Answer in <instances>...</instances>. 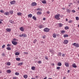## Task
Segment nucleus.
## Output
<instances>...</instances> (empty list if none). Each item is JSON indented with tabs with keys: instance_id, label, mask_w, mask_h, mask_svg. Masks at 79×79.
I'll list each match as a JSON object with an SVG mask.
<instances>
[{
	"instance_id": "obj_1",
	"label": "nucleus",
	"mask_w": 79,
	"mask_h": 79,
	"mask_svg": "<svg viewBox=\"0 0 79 79\" xmlns=\"http://www.w3.org/2000/svg\"><path fill=\"white\" fill-rule=\"evenodd\" d=\"M60 14H59L55 15L54 18L57 20H60Z\"/></svg>"
},
{
	"instance_id": "obj_2",
	"label": "nucleus",
	"mask_w": 79,
	"mask_h": 79,
	"mask_svg": "<svg viewBox=\"0 0 79 79\" xmlns=\"http://www.w3.org/2000/svg\"><path fill=\"white\" fill-rule=\"evenodd\" d=\"M44 32H49V31H50V30L48 28H46L44 29Z\"/></svg>"
},
{
	"instance_id": "obj_3",
	"label": "nucleus",
	"mask_w": 79,
	"mask_h": 79,
	"mask_svg": "<svg viewBox=\"0 0 79 79\" xmlns=\"http://www.w3.org/2000/svg\"><path fill=\"white\" fill-rule=\"evenodd\" d=\"M11 5H15L16 3V1H11L10 2Z\"/></svg>"
},
{
	"instance_id": "obj_4",
	"label": "nucleus",
	"mask_w": 79,
	"mask_h": 79,
	"mask_svg": "<svg viewBox=\"0 0 79 79\" xmlns=\"http://www.w3.org/2000/svg\"><path fill=\"white\" fill-rule=\"evenodd\" d=\"M12 43L13 45H17V44H18L17 42H15L14 41H12Z\"/></svg>"
},
{
	"instance_id": "obj_5",
	"label": "nucleus",
	"mask_w": 79,
	"mask_h": 79,
	"mask_svg": "<svg viewBox=\"0 0 79 79\" xmlns=\"http://www.w3.org/2000/svg\"><path fill=\"white\" fill-rule=\"evenodd\" d=\"M37 5V3L35 2H33L31 3V6H36Z\"/></svg>"
},
{
	"instance_id": "obj_6",
	"label": "nucleus",
	"mask_w": 79,
	"mask_h": 79,
	"mask_svg": "<svg viewBox=\"0 0 79 79\" xmlns=\"http://www.w3.org/2000/svg\"><path fill=\"white\" fill-rule=\"evenodd\" d=\"M72 66H73V68H77V66L76 65V64L74 63L72 64Z\"/></svg>"
},
{
	"instance_id": "obj_7",
	"label": "nucleus",
	"mask_w": 79,
	"mask_h": 79,
	"mask_svg": "<svg viewBox=\"0 0 79 79\" xmlns=\"http://www.w3.org/2000/svg\"><path fill=\"white\" fill-rule=\"evenodd\" d=\"M6 31L7 32H11V28H7L6 29Z\"/></svg>"
},
{
	"instance_id": "obj_8",
	"label": "nucleus",
	"mask_w": 79,
	"mask_h": 79,
	"mask_svg": "<svg viewBox=\"0 0 79 79\" xmlns=\"http://www.w3.org/2000/svg\"><path fill=\"white\" fill-rule=\"evenodd\" d=\"M68 43V41L66 40H64V44H67Z\"/></svg>"
},
{
	"instance_id": "obj_9",
	"label": "nucleus",
	"mask_w": 79,
	"mask_h": 79,
	"mask_svg": "<svg viewBox=\"0 0 79 79\" xmlns=\"http://www.w3.org/2000/svg\"><path fill=\"white\" fill-rule=\"evenodd\" d=\"M42 13V12L41 11H38L36 13V14L37 15H40Z\"/></svg>"
},
{
	"instance_id": "obj_10",
	"label": "nucleus",
	"mask_w": 79,
	"mask_h": 79,
	"mask_svg": "<svg viewBox=\"0 0 79 79\" xmlns=\"http://www.w3.org/2000/svg\"><path fill=\"white\" fill-rule=\"evenodd\" d=\"M39 28L40 29H42V28H43V27H44L43 25H40L38 26Z\"/></svg>"
},
{
	"instance_id": "obj_11",
	"label": "nucleus",
	"mask_w": 79,
	"mask_h": 79,
	"mask_svg": "<svg viewBox=\"0 0 79 79\" xmlns=\"http://www.w3.org/2000/svg\"><path fill=\"white\" fill-rule=\"evenodd\" d=\"M22 36L23 37H27V35L24 33L22 34Z\"/></svg>"
},
{
	"instance_id": "obj_12",
	"label": "nucleus",
	"mask_w": 79,
	"mask_h": 79,
	"mask_svg": "<svg viewBox=\"0 0 79 79\" xmlns=\"http://www.w3.org/2000/svg\"><path fill=\"white\" fill-rule=\"evenodd\" d=\"M65 33V31L64 30H62L61 31V34H64V33Z\"/></svg>"
},
{
	"instance_id": "obj_13",
	"label": "nucleus",
	"mask_w": 79,
	"mask_h": 79,
	"mask_svg": "<svg viewBox=\"0 0 79 79\" xmlns=\"http://www.w3.org/2000/svg\"><path fill=\"white\" fill-rule=\"evenodd\" d=\"M20 30L21 31H24V28L22 27H20Z\"/></svg>"
},
{
	"instance_id": "obj_14",
	"label": "nucleus",
	"mask_w": 79,
	"mask_h": 79,
	"mask_svg": "<svg viewBox=\"0 0 79 79\" xmlns=\"http://www.w3.org/2000/svg\"><path fill=\"white\" fill-rule=\"evenodd\" d=\"M6 48L7 50L9 51H10L11 50V48L10 47H7Z\"/></svg>"
},
{
	"instance_id": "obj_15",
	"label": "nucleus",
	"mask_w": 79,
	"mask_h": 79,
	"mask_svg": "<svg viewBox=\"0 0 79 79\" xmlns=\"http://www.w3.org/2000/svg\"><path fill=\"white\" fill-rule=\"evenodd\" d=\"M69 63H65V65L66 67H69Z\"/></svg>"
},
{
	"instance_id": "obj_16",
	"label": "nucleus",
	"mask_w": 79,
	"mask_h": 79,
	"mask_svg": "<svg viewBox=\"0 0 79 79\" xmlns=\"http://www.w3.org/2000/svg\"><path fill=\"white\" fill-rule=\"evenodd\" d=\"M28 18H32V15L31 14H29L28 15Z\"/></svg>"
},
{
	"instance_id": "obj_17",
	"label": "nucleus",
	"mask_w": 79,
	"mask_h": 79,
	"mask_svg": "<svg viewBox=\"0 0 79 79\" xmlns=\"http://www.w3.org/2000/svg\"><path fill=\"white\" fill-rule=\"evenodd\" d=\"M42 3L44 4H46V3H47V2L46 0H44L42 1Z\"/></svg>"
},
{
	"instance_id": "obj_18",
	"label": "nucleus",
	"mask_w": 79,
	"mask_h": 79,
	"mask_svg": "<svg viewBox=\"0 0 79 79\" xmlns=\"http://www.w3.org/2000/svg\"><path fill=\"white\" fill-rule=\"evenodd\" d=\"M23 62H20L18 64L19 66H21V65H23Z\"/></svg>"
},
{
	"instance_id": "obj_19",
	"label": "nucleus",
	"mask_w": 79,
	"mask_h": 79,
	"mask_svg": "<svg viewBox=\"0 0 79 79\" xmlns=\"http://www.w3.org/2000/svg\"><path fill=\"white\" fill-rule=\"evenodd\" d=\"M4 15H9V12H6L5 13H4Z\"/></svg>"
},
{
	"instance_id": "obj_20",
	"label": "nucleus",
	"mask_w": 79,
	"mask_h": 79,
	"mask_svg": "<svg viewBox=\"0 0 79 79\" xmlns=\"http://www.w3.org/2000/svg\"><path fill=\"white\" fill-rule=\"evenodd\" d=\"M61 62H59L57 63V65L59 66H61Z\"/></svg>"
},
{
	"instance_id": "obj_21",
	"label": "nucleus",
	"mask_w": 79,
	"mask_h": 79,
	"mask_svg": "<svg viewBox=\"0 0 79 79\" xmlns=\"http://www.w3.org/2000/svg\"><path fill=\"white\" fill-rule=\"evenodd\" d=\"M17 15L18 16H21L22 15V13L21 12H18L17 13Z\"/></svg>"
},
{
	"instance_id": "obj_22",
	"label": "nucleus",
	"mask_w": 79,
	"mask_h": 79,
	"mask_svg": "<svg viewBox=\"0 0 79 79\" xmlns=\"http://www.w3.org/2000/svg\"><path fill=\"white\" fill-rule=\"evenodd\" d=\"M53 50L52 49L49 50V52L50 53H51L52 54H53Z\"/></svg>"
},
{
	"instance_id": "obj_23",
	"label": "nucleus",
	"mask_w": 79,
	"mask_h": 79,
	"mask_svg": "<svg viewBox=\"0 0 79 79\" xmlns=\"http://www.w3.org/2000/svg\"><path fill=\"white\" fill-rule=\"evenodd\" d=\"M15 55L18 56V55H19V52H16L15 53Z\"/></svg>"
},
{
	"instance_id": "obj_24",
	"label": "nucleus",
	"mask_w": 79,
	"mask_h": 79,
	"mask_svg": "<svg viewBox=\"0 0 79 79\" xmlns=\"http://www.w3.org/2000/svg\"><path fill=\"white\" fill-rule=\"evenodd\" d=\"M63 25L61 23L58 24L59 27H62V26H63Z\"/></svg>"
},
{
	"instance_id": "obj_25",
	"label": "nucleus",
	"mask_w": 79,
	"mask_h": 79,
	"mask_svg": "<svg viewBox=\"0 0 79 79\" xmlns=\"http://www.w3.org/2000/svg\"><path fill=\"white\" fill-rule=\"evenodd\" d=\"M23 77H24L25 79H27V75H24L23 76Z\"/></svg>"
},
{
	"instance_id": "obj_26",
	"label": "nucleus",
	"mask_w": 79,
	"mask_h": 79,
	"mask_svg": "<svg viewBox=\"0 0 79 79\" xmlns=\"http://www.w3.org/2000/svg\"><path fill=\"white\" fill-rule=\"evenodd\" d=\"M9 13L11 15H13V10H10L9 11Z\"/></svg>"
},
{
	"instance_id": "obj_27",
	"label": "nucleus",
	"mask_w": 79,
	"mask_h": 79,
	"mask_svg": "<svg viewBox=\"0 0 79 79\" xmlns=\"http://www.w3.org/2000/svg\"><path fill=\"white\" fill-rule=\"evenodd\" d=\"M56 34H55V33L53 34V37H54V38H55V37H56Z\"/></svg>"
},
{
	"instance_id": "obj_28",
	"label": "nucleus",
	"mask_w": 79,
	"mask_h": 79,
	"mask_svg": "<svg viewBox=\"0 0 79 79\" xmlns=\"http://www.w3.org/2000/svg\"><path fill=\"white\" fill-rule=\"evenodd\" d=\"M6 65H7V66H10L11 65V63L10 62H8L6 64Z\"/></svg>"
},
{
	"instance_id": "obj_29",
	"label": "nucleus",
	"mask_w": 79,
	"mask_h": 79,
	"mask_svg": "<svg viewBox=\"0 0 79 79\" xmlns=\"http://www.w3.org/2000/svg\"><path fill=\"white\" fill-rule=\"evenodd\" d=\"M11 71L10 70H7V73H11Z\"/></svg>"
},
{
	"instance_id": "obj_30",
	"label": "nucleus",
	"mask_w": 79,
	"mask_h": 79,
	"mask_svg": "<svg viewBox=\"0 0 79 79\" xmlns=\"http://www.w3.org/2000/svg\"><path fill=\"white\" fill-rule=\"evenodd\" d=\"M31 69L32 70H35V67L34 66H32Z\"/></svg>"
},
{
	"instance_id": "obj_31",
	"label": "nucleus",
	"mask_w": 79,
	"mask_h": 79,
	"mask_svg": "<svg viewBox=\"0 0 79 79\" xmlns=\"http://www.w3.org/2000/svg\"><path fill=\"white\" fill-rule=\"evenodd\" d=\"M16 60H17V61H20V60H21V59L19 58H16Z\"/></svg>"
},
{
	"instance_id": "obj_32",
	"label": "nucleus",
	"mask_w": 79,
	"mask_h": 79,
	"mask_svg": "<svg viewBox=\"0 0 79 79\" xmlns=\"http://www.w3.org/2000/svg\"><path fill=\"white\" fill-rule=\"evenodd\" d=\"M68 37V35L67 34H65L64 35V37Z\"/></svg>"
},
{
	"instance_id": "obj_33",
	"label": "nucleus",
	"mask_w": 79,
	"mask_h": 79,
	"mask_svg": "<svg viewBox=\"0 0 79 79\" xmlns=\"http://www.w3.org/2000/svg\"><path fill=\"white\" fill-rule=\"evenodd\" d=\"M37 11H42V10L41 8H38L36 9Z\"/></svg>"
},
{
	"instance_id": "obj_34",
	"label": "nucleus",
	"mask_w": 79,
	"mask_h": 79,
	"mask_svg": "<svg viewBox=\"0 0 79 79\" xmlns=\"http://www.w3.org/2000/svg\"><path fill=\"white\" fill-rule=\"evenodd\" d=\"M76 47H79V44H76V45H75Z\"/></svg>"
},
{
	"instance_id": "obj_35",
	"label": "nucleus",
	"mask_w": 79,
	"mask_h": 79,
	"mask_svg": "<svg viewBox=\"0 0 79 79\" xmlns=\"http://www.w3.org/2000/svg\"><path fill=\"white\" fill-rule=\"evenodd\" d=\"M15 74L16 76H18V75H19V73L16 72L15 73Z\"/></svg>"
},
{
	"instance_id": "obj_36",
	"label": "nucleus",
	"mask_w": 79,
	"mask_h": 79,
	"mask_svg": "<svg viewBox=\"0 0 79 79\" xmlns=\"http://www.w3.org/2000/svg\"><path fill=\"white\" fill-rule=\"evenodd\" d=\"M32 19H34V20H36V19H37V18L35 16H33Z\"/></svg>"
},
{
	"instance_id": "obj_37",
	"label": "nucleus",
	"mask_w": 79,
	"mask_h": 79,
	"mask_svg": "<svg viewBox=\"0 0 79 79\" xmlns=\"http://www.w3.org/2000/svg\"><path fill=\"white\" fill-rule=\"evenodd\" d=\"M64 29L65 30H68V29H69V27H68L66 26L65 27Z\"/></svg>"
},
{
	"instance_id": "obj_38",
	"label": "nucleus",
	"mask_w": 79,
	"mask_h": 79,
	"mask_svg": "<svg viewBox=\"0 0 79 79\" xmlns=\"http://www.w3.org/2000/svg\"><path fill=\"white\" fill-rule=\"evenodd\" d=\"M76 20H77V21H78V20H79V17H76Z\"/></svg>"
},
{
	"instance_id": "obj_39",
	"label": "nucleus",
	"mask_w": 79,
	"mask_h": 79,
	"mask_svg": "<svg viewBox=\"0 0 79 79\" xmlns=\"http://www.w3.org/2000/svg\"><path fill=\"white\" fill-rule=\"evenodd\" d=\"M58 55H59V56H61V53L59 52L58 54Z\"/></svg>"
},
{
	"instance_id": "obj_40",
	"label": "nucleus",
	"mask_w": 79,
	"mask_h": 79,
	"mask_svg": "<svg viewBox=\"0 0 79 79\" xmlns=\"http://www.w3.org/2000/svg\"><path fill=\"white\" fill-rule=\"evenodd\" d=\"M0 12L2 13H4V11L3 10H1L0 11Z\"/></svg>"
},
{
	"instance_id": "obj_41",
	"label": "nucleus",
	"mask_w": 79,
	"mask_h": 79,
	"mask_svg": "<svg viewBox=\"0 0 79 79\" xmlns=\"http://www.w3.org/2000/svg\"><path fill=\"white\" fill-rule=\"evenodd\" d=\"M36 42H37V40H35L33 41V43H34V44H35Z\"/></svg>"
},
{
	"instance_id": "obj_42",
	"label": "nucleus",
	"mask_w": 79,
	"mask_h": 79,
	"mask_svg": "<svg viewBox=\"0 0 79 79\" xmlns=\"http://www.w3.org/2000/svg\"><path fill=\"white\" fill-rule=\"evenodd\" d=\"M73 45V46H76V43H75L72 44Z\"/></svg>"
},
{
	"instance_id": "obj_43",
	"label": "nucleus",
	"mask_w": 79,
	"mask_h": 79,
	"mask_svg": "<svg viewBox=\"0 0 79 79\" xmlns=\"http://www.w3.org/2000/svg\"><path fill=\"white\" fill-rule=\"evenodd\" d=\"M5 45L4 44L2 46V48H5Z\"/></svg>"
},
{
	"instance_id": "obj_44",
	"label": "nucleus",
	"mask_w": 79,
	"mask_h": 79,
	"mask_svg": "<svg viewBox=\"0 0 79 79\" xmlns=\"http://www.w3.org/2000/svg\"><path fill=\"white\" fill-rule=\"evenodd\" d=\"M69 23H73V20H69Z\"/></svg>"
},
{
	"instance_id": "obj_45",
	"label": "nucleus",
	"mask_w": 79,
	"mask_h": 79,
	"mask_svg": "<svg viewBox=\"0 0 79 79\" xmlns=\"http://www.w3.org/2000/svg\"><path fill=\"white\" fill-rule=\"evenodd\" d=\"M57 69H60V67H57L56 68Z\"/></svg>"
},
{
	"instance_id": "obj_46",
	"label": "nucleus",
	"mask_w": 79,
	"mask_h": 79,
	"mask_svg": "<svg viewBox=\"0 0 79 79\" xmlns=\"http://www.w3.org/2000/svg\"><path fill=\"white\" fill-rule=\"evenodd\" d=\"M2 56H5V53H2Z\"/></svg>"
},
{
	"instance_id": "obj_47",
	"label": "nucleus",
	"mask_w": 79,
	"mask_h": 79,
	"mask_svg": "<svg viewBox=\"0 0 79 79\" xmlns=\"http://www.w3.org/2000/svg\"><path fill=\"white\" fill-rule=\"evenodd\" d=\"M45 59H46V60H48V58L47 56L45 57Z\"/></svg>"
},
{
	"instance_id": "obj_48",
	"label": "nucleus",
	"mask_w": 79,
	"mask_h": 79,
	"mask_svg": "<svg viewBox=\"0 0 79 79\" xmlns=\"http://www.w3.org/2000/svg\"><path fill=\"white\" fill-rule=\"evenodd\" d=\"M7 47H10V46H11V44H7Z\"/></svg>"
},
{
	"instance_id": "obj_49",
	"label": "nucleus",
	"mask_w": 79,
	"mask_h": 79,
	"mask_svg": "<svg viewBox=\"0 0 79 79\" xmlns=\"http://www.w3.org/2000/svg\"><path fill=\"white\" fill-rule=\"evenodd\" d=\"M38 63H40V64H41V63H42V61H38Z\"/></svg>"
},
{
	"instance_id": "obj_50",
	"label": "nucleus",
	"mask_w": 79,
	"mask_h": 79,
	"mask_svg": "<svg viewBox=\"0 0 79 79\" xmlns=\"http://www.w3.org/2000/svg\"><path fill=\"white\" fill-rule=\"evenodd\" d=\"M65 56V54H63L62 55V56H63V57H64V56Z\"/></svg>"
},
{
	"instance_id": "obj_51",
	"label": "nucleus",
	"mask_w": 79,
	"mask_h": 79,
	"mask_svg": "<svg viewBox=\"0 0 79 79\" xmlns=\"http://www.w3.org/2000/svg\"><path fill=\"white\" fill-rule=\"evenodd\" d=\"M24 54H26L27 55V54H28V53L27 52H24Z\"/></svg>"
},
{
	"instance_id": "obj_52",
	"label": "nucleus",
	"mask_w": 79,
	"mask_h": 79,
	"mask_svg": "<svg viewBox=\"0 0 79 79\" xmlns=\"http://www.w3.org/2000/svg\"><path fill=\"white\" fill-rule=\"evenodd\" d=\"M70 11H70V10H67V12H68V13H70Z\"/></svg>"
},
{
	"instance_id": "obj_53",
	"label": "nucleus",
	"mask_w": 79,
	"mask_h": 79,
	"mask_svg": "<svg viewBox=\"0 0 79 79\" xmlns=\"http://www.w3.org/2000/svg\"><path fill=\"white\" fill-rule=\"evenodd\" d=\"M69 72H70V70H69L67 71L68 73H69Z\"/></svg>"
},
{
	"instance_id": "obj_54",
	"label": "nucleus",
	"mask_w": 79,
	"mask_h": 79,
	"mask_svg": "<svg viewBox=\"0 0 79 79\" xmlns=\"http://www.w3.org/2000/svg\"><path fill=\"white\" fill-rule=\"evenodd\" d=\"M72 11H73V13H75V12H76V11H75V10H72Z\"/></svg>"
},
{
	"instance_id": "obj_55",
	"label": "nucleus",
	"mask_w": 79,
	"mask_h": 79,
	"mask_svg": "<svg viewBox=\"0 0 79 79\" xmlns=\"http://www.w3.org/2000/svg\"><path fill=\"white\" fill-rule=\"evenodd\" d=\"M43 39H45V36H43Z\"/></svg>"
},
{
	"instance_id": "obj_56",
	"label": "nucleus",
	"mask_w": 79,
	"mask_h": 79,
	"mask_svg": "<svg viewBox=\"0 0 79 79\" xmlns=\"http://www.w3.org/2000/svg\"><path fill=\"white\" fill-rule=\"evenodd\" d=\"M19 36L20 37H23V36L21 35H19Z\"/></svg>"
},
{
	"instance_id": "obj_57",
	"label": "nucleus",
	"mask_w": 79,
	"mask_h": 79,
	"mask_svg": "<svg viewBox=\"0 0 79 79\" xmlns=\"http://www.w3.org/2000/svg\"><path fill=\"white\" fill-rule=\"evenodd\" d=\"M13 79H16V77H14L13 78Z\"/></svg>"
},
{
	"instance_id": "obj_58",
	"label": "nucleus",
	"mask_w": 79,
	"mask_h": 79,
	"mask_svg": "<svg viewBox=\"0 0 79 79\" xmlns=\"http://www.w3.org/2000/svg\"><path fill=\"white\" fill-rule=\"evenodd\" d=\"M2 71L1 70H0V74H2Z\"/></svg>"
},
{
	"instance_id": "obj_59",
	"label": "nucleus",
	"mask_w": 79,
	"mask_h": 79,
	"mask_svg": "<svg viewBox=\"0 0 79 79\" xmlns=\"http://www.w3.org/2000/svg\"><path fill=\"white\" fill-rule=\"evenodd\" d=\"M66 78V77H63V79H65Z\"/></svg>"
},
{
	"instance_id": "obj_60",
	"label": "nucleus",
	"mask_w": 79,
	"mask_h": 79,
	"mask_svg": "<svg viewBox=\"0 0 79 79\" xmlns=\"http://www.w3.org/2000/svg\"><path fill=\"white\" fill-rule=\"evenodd\" d=\"M47 77H45V78H44L43 79H47Z\"/></svg>"
},
{
	"instance_id": "obj_61",
	"label": "nucleus",
	"mask_w": 79,
	"mask_h": 79,
	"mask_svg": "<svg viewBox=\"0 0 79 79\" xmlns=\"http://www.w3.org/2000/svg\"><path fill=\"white\" fill-rule=\"evenodd\" d=\"M43 20H45V18H43Z\"/></svg>"
},
{
	"instance_id": "obj_62",
	"label": "nucleus",
	"mask_w": 79,
	"mask_h": 79,
	"mask_svg": "<svg viewBox=\"0 0 79 79\" xmlns=\"http://www.w3.org/2000/svg\"><path fill=\"white\" fill-rule=\"evenodd\" d=\"M35 77H36V79H37V78H38V76H36Z\"/></svg>"
},
{
	"instance_id": "obj_63",
	"label": "nucleus",
	"mask_w": 79,
	"mask_h": 79,
	"mask_svg": "<svg viewBox=\"0 0 79 79\" xmlns=\"http://www.w3.org/2000/svg\"><path fill=\"white\" fill-rule=\"evenodd\" d=\"M31 79H35V78H34V77H32V78H31Z\"/></svg>"
},
{
	"instance_id": "obj_64",
	"label": "nucleus",
	"mask_w": 79,
	"mask_h": 79,
	"mask_svg": "<svg viewBox=\"0 0 79 79\" xmlns=\"http://www.w3.org/2000/svg\"><path fill=\"white\" fill-rule=\"evenodd\" d=\"M77 3H78L79 4V0L77 2Z\"/></svg>"
}]
</instances>
